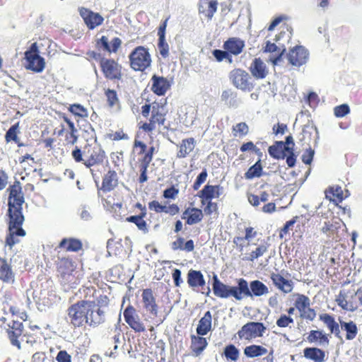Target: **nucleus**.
<instances>
[{
  "mask_svg": "<svg viewBox=\"0 0 362 362\" xmlns=\"http://www.w3.org/2000/svg\"><path fill=\"white\" fill-rule=\"evenodd\" d=\"M79 13L89 29H94L101 25L104 21L103 17L98 13H94L85 8H81Z\"/></svg>",
  "mask_w": 362,
  "mask_h": 362,
  "instance_id": "obj_13",
  "label": "nucleus"
},
{
  "mask_svg": "<svg viewBox=\"0 0 362 362\" xmlns=\"http://www.w3.org/2000/svg\"><path fill=\"white\" fill-rule=\"evenodd\" d=\"M8 197V235L6 239V244L11 248L18 242V237L25 235L22 228L24 216L22 214V205L24 197L19 183L15 184L9 188Z\"/></svg>",
  "mask_w": 362,
  "mask_h": 362,
  "instance_id": "obj_1",
  "label": "nucleus"
},
{
  "mask_svg": "<svg viewBox=\"0 0 362 362\" xmlns=\"http://www.w3.org/2000/svg\"><path fill=\"white\" fill-rule=\"evenodd\" d=\"M130 66L134 71H143L151 64V58L147 49L139 46L129 55Z\"/></svg>",
  "mask_w": 362,
  "mask_h": 362,
  "instance_id": "obj_4",
  "label": "nucleus"
},
{
  "mask_svg": "<svg viewBox=\"0 0 362 362\" xmlns=\"http://www.w3.org/2000/svg\"><path fill=\"white\" fill-rule=\"evenodd\" d=\"M356 294V293L346 291L344 290L340 291L339 295L337 296L336 301L338 305L342 309L353 312L357 308L356 305L352 301Z\"/></svg>",
  "mask_w": 362,
  "mask_h": 362,
  "instance_id": "obj_15",
  "label": "nucleus"
},
{
  "mask_svg": "<svg viewBox=\"0 0 362 362\" xmlns=\"http://www.w3.org/2000/svg\"><path fill=\"white\" fill-rule=\"evenodd\" d=\"M98 45L103 47L105 51L115 53L120 47L122 40L119 37H114L110 44L108 38L106 36H102L98 41Z\"/></svg>",
  "mask_w": 362,
  "mask_h": 362,
  "instance_id": "obj_24",
  "label": "nucleus"
},
{
  "mask_svg": "<svg viewBox=\"0 0 362 362\" xmlns=\"http://www.w3.org/2000/svg\"><path fill=\"white\" fill-rule=\"evenodd\" d=\"M271 279L274 286L284 293H291L293 288V282L284 278L279 274H272Z\"/></svg>",
  "mask_w": 362,
  "mask_h": 362,
  "instance_id": "obj_16",
  "label": "nucleus"
},
{
  "mask_svg": "<svg viewBox=\"0 0 362 362\" xmlns=\"http://www.w3.org/2000/svg\"><path fill=\"white\" fill-rule=\"evenodd\" d=\"M70 112L73 114L81 117H85L88 116L87 110L83 106L78 104H74L69 107Z\"/></svg>",
  "mask_w": 362,
  "mask_h": 362,
  "instance_id": "obj_48",
  "label": "nucleus"
},
{
  "mask_svg": "<svg viewBox=\"0 0 362 362\" xmlns=\"http://www.w3.org/2000/svg\"><path fill=\"white\" fill-rule=\"evenodd\" d=\"M124 337L123 334L118 333L114 337V350L116 351L119 345L122 344L124 341Z\"/></svg>",
  "mask_w": 362,
  "mask_h": 362,
  "instance_id": "obj_63",
  "label": "nucleus"
},
{
  "mask_svg": "<svg viewBox=\"0 0 362 362\" xmlns=\"http://www.w3.org/2000/svg\"><path fill=\"white\" fill-rule=\"evenodd\" d=\"M127 221L135 223L138 228L142 230L143 232H148L146 222L144 219H142L141 216H131L127 218Z\"/></svg>",
  "mask_w": 362,
  "mask_h": 362,
  "instance_id": "obj_45",
  "label": "nucleus"
},
{
  "mask_svg": "<svg viewBox=\"0 0 362 362\" xmlns=\"http://www.w3.org/2000/svg\"><path fill=\"white\" fill-rule=\"evenodd\" d=\"M148 207L151 210H153L156 212H158V213L165 212V213L166 206L161 205L157 201L151 202L148 204Z\"/></svg>",
  "mask_w": 362,
  "mask_h": 362,
  "instance_id": "obj_54",
  "label": "nucleus"
},
{
  "mask_svg": "<svg viewBox=\"0 0 362 362\" xmlns=\"http://www.w3.org/2000/svg\"><path fill=\"white\" fill-rule=\"evenodd\" d=\"M308 340L311 342L320 340V344H328L329 339L325 334L322 331L320 330H312L308 337Z\"/></svg>",
  "mask_w": 362,
  "mask_h": 362,
  "instance_id": "obj_41",
  "label": "nucleus"
},
{
  "mask_svg": "<svg viewBox=\"0 0 362 362\" xmlns=\"http://www.w3.org/2000/svg\"><path fill=\"white\" fill-rule=\"evenodd\" d=\"M13 277L11 268L4 259L0 258V279L4 281H9L13 279Z\"/></svg>",
  "mask_w": 362,
  "mask_h": 362,
  "instance_id": "obj_39",
  "label": "nucleus"
},
{
  "mask_svg": "<svg viewBox=\"0 0 362 362\" xmlns=\"http://www.w3.org/2000/svg\"><path fill=\"white\" fill-rule=\"evenodd\" d=\"M124 317L126 322L135 332H142L146 330L144 323L141 321L139 316L136 313L135 309L128 306L124 311Z\"/></svg>",
  "mask_w": 362,
  "mask_h": 362,
  "instance_id": "obj_12",
  "label": "nucleus"
},
{
  "mask_svg": "<svg viewBox=\"0 0 362 362\" xmlns=\"http://www.w3.org/2000/svg\"><path fill=\"white\" fill-rule=\"evenodd\" d=\"M213 291L215 296L221 298H228L230 296L237 300H241L240 290H239V279L237 286H230L222 283L217 277L214 276Z\"/></svg>",
  "mask_w": 362,
  "mask_h": 362,
  "instance_id": "obj_5",
  "label": "nucleus"
},
{
  "mask_svg": "<svg viewBox=\"0 0 362 362\" xmlns=\"http://www.w3.org/2000/svg\"><path fill=\"white\" fill-rule=\"evenodd\" d=\"M117 185V173L115 171H108L107 173L105 175L102 189L104 191H111Z\"/></svg>",
  "mask_w": 362,
  "mask_h": 362,
  "instance_id": "obj_30",
  "label": "nucleus"
},
{
  "mask_svg": "<svg viewBox=\"0 0 362 362\" xmlns=\"http://www.w3.org/2000/svg\"><path fill=\"white\" fill-rule=\"evenodd\" d=\"M284 150L289 151V147L286 146L282 141L278 142L276 145L269 148V153L271 156L275 158H284Z\"/></svg>",
  "mask_w": 362,
  "mask_h": 362,
  "instance_id": "obj_38",
  "label": "nucleus"
},
{
  "mask_svg": "<svg viewBox=\"0 0 362 362\" xmlns=\"http://www.w3.org/2000/svg\"><path fill=\"white\" fill-rule=\"evenodd\" d=\"M105 95L107 98L108 104L110 107H113L118 103V98L117 93L113 90L108 89L105 92Z\"/></svg>",
  "mask_w": 362,
  "mask_h": 362,
  "instance_id": "obj_52",
  "label": "nucleus"
},
{
  "mask_svg": "<svg viewBox=\"0 0 362 362\" xmlns=\"http://www.w3.org/2000/svg\"><path fill=\"white\" fill-rule=\"evenodd\" d=\"M58 362H71V356L65 351H60L57 356Z\"/></svg>",
  "mask_w": 362,
  "mask_h": 362,
  "instance_id": "obj_58",
  "label": "nucleus"
},
{
  "mask_svg": "<svg viewBox=\"0 0 362 362\" xmlns=\"http://www.w3.org/2000/svg\"><path fill=\"white\" fill-rule=\"evenodd\" d=\"M262 166L260 160H258L252 166H251L245 174L247 180H252L255 177H259L262 175Z\"/></svg>",
  "mask_w": 362,
  "mask_h": 362,
  "instance_id": "obj_40",
  "label": "nucleus"
},
{
  "mask_svg": "<svg viewBox=\"0 0 362 362\" xmlns=\"http://www.w3.org/2000/svg\"><path fill=\"white\" fill-rule=\"evenodd\" d=\"M267 353V349L259 345H250L244 349V354L247 357L253 358L261 356Z\"/></svg>",
  "mask_w": 362,
  "mask_h": 362,
  "instance_id": "obj_35",
  "label": "nucleus"
},
{
  "mask_svg": "<svg viewBox=\"0 0 362 362\" xmlns=\"http://www.w3.org/2000/svg\"><path fill=\"white\" fill-rule=\"evenodd\" d=\"M304 356L314 362H324L325 352L318 348H305L303 351Z\"/></svg>",
  "mask_w": 362,
  "mask_h": 362,
  "instance_id": "obj_26",
  "label": "nucleus"
},
{
  "mask_svg": "<svg viewBox=\"0 0 362 362\" xmlns=\"http://www.w3.org/2000/svg\"><path fill=\"white\" fill-rule=\"evenodd\" d=\"M19 133V123H16L11 126L5 135V139L7 142L11 141H13L15 142L18 141V134Z\"/></svg>",
  "mask_w": 362,
  "mask_h": 362,
  "instance_id": "obj_44",
  "label": "nucleus"
},
{
  "mask_svg": "<svg viewBox=\"0 0 362 362\" xmlns=\"http://www.w3.org/2000/svg\"><path fill=\"white\" fill-rule=\"evenodd\" d=\"M217 10V2L216 1H208L204 0L200 6L199 11L205 13V16L211 19Z\"/></svg>",
  "mask_w": 362,
  "mask_h": 362,
  "instance_id": "obj_36",
  "label": "nucleus"
},
{
  "mask_svg": "<svg viewBox=\"0 0 362 362\" xmlns=\"http://www.w3.org/2000/svg\"><path fill=\"white\" fill-rule=\"evenodd\" d=\"M248 126L245 122L238 123L233 127V131L236 132L235 136H237V134L242 136L246 135L248 133Z\"/></svg>",
  "mask_w": 362,
  "mask_h": 362,
  "instance_id": "obj_53",
  "label": "nucleus"
},
{
  "mask_svg": "<svg viewBox=\"0 0 362 362\" xmlns=\"http://www.w3.org/2000/svg\"><path fill=\"white\" fill-rule=\"evenodd\" d=\"M68 315L75 327L85 324L96 327L105 321V312L90 300H81L72 305L68 310Z\"/></svg>",
  "mask_w": 362,
  "mask_h": 362,
  "instance_id": "obj_2",
  "label": "nucleus"
},
{
  "mask_svg": "<svg viewBox=\"0 0 362 362\" xmlns=\"http://www.w3.org/2000/svg\"><path fill=\"white\" fill-rule=\"evenodd\" d=\"M211 314L210 311H207L199 321V324L197 327V333L201 336L206 335L211 329Z\"/></svg>",
  "mask_w": 362,
  "mask_h": 362,
  "instance_id": "obj_25",
  "label": "nucleus"
},
{
  "mask_svg": "<svg viewBox=\"0 0 362 362\" xmlns=\"http://www.w3.org/2000/svg\"><path fill=\"white\" fill-rule=\"evenodd\" d=\"M187 283L191 287L202 286L205 281L199 271L189 270L187 274Z\"/></svg>",
  "mask_w": 362,
  "mask_h": 362,
  "instance_id": "obj_28",
  "label": "nucleus"
},
{
  "mask_svg": "<svg viewBox=\"0 0 362 362\" xmlns=\"http://www.w3.org/2000/svg\"><path fill=\"white\" fill-rule=\"evenodd\" d=\"M173 279L175 282L176 286H180V284L182 282L181 279V272L178 269H175L173 273Z\"/></svg>",
  "mask_w": 362,
  "mask_h": 362,
  "instance_id": "obj_60",
  "label": "nucleus"
},
{
  "mask_svg": "<svg viewBox=\"0 0 362 362\" xmlns=\"http://www.w3.org/2000/svg\"><path fill=\"white\" fill-rule=\"evenodd\" d=\"M47 358L43 352H37L33 356L32 362H46Z\"/></svg>",
  "mask_w": 362,
  "mask_h": 362,
  "instance_id": "obj_62",
  "label": "nucleus"
},
{
  "mask_svg": "<svg viewBox=\"0 0 362 362\" xmlns=\"http://www.w3.org/2000/svg\"><path fill=\"white\" fill-rule=\"evenodd\" d=\"M100 66L105 78L110 80L120 79L121 66L113 59H103Z\"/></svg>",
  "mask_w": 362,
  "mask_h": 362,
  "instance_id": "obj_9",
  "label": "nucleus"
},
{
  "mask_svg": "<svg viewBox=\"0 0 362 362\" xmlns=\"http://www.w3.org/2000/svg\"><path fill=\"white\" fill-rule=\"evenodd\" d=\"M320 320L328 327L331 333L335 334L337 336L339 335V325L332 315L327 313L322 314L320 315Z\"/></svg>",
  "mask_w": 362,
  "mask_h": 362,
  "instance_id": "obj_29",
  "label": "nucleus"
},
{
  "mask_svg": "<svg viewBox=\"0 0 362 362\" xmlns=\"http://www.w3.org/2000/svg\"><path fill=\"white\" fill-rule=\"evenodd\" d=\"M284 51L285 48L281 46L280 43H279L277 45L274 42H272L271 40H267L266 41L264 52L271 54L269 60L274 65L279 64V63L281 61L282 54Z\"/></svg>",
  "mask_w": 362,
  "mask_h": 362,
  "instance_id": "obj_14",
  "label": "nucleus"
},
{
  "mask_svg": "<svg viewBox=\"0 0 362 362\" xmlns=\"http://www.w3.org/2000/svg\"><path fill=\"white\" fill-rule=\"evenodd\" d=\"M150 120L154 124L156 123L163 124L165 122V117L164 115L159 112L158 108H155V107H153L152 115Z\"/></svg>",
  "mask_w": 362,
  "mask_h": 362,
  "instance_id": "obj_47",
  "label": "nucleus"
},
{
  "mask_svg": "<svg viewBox=\"0 0 362 362\" xmlns=\"http://www.w3.org/2000/svg\"><path fill=\"white\" fill-rule=\"evenodd\" d=\"M341 329L346 332V339L347 340H353L356 338L358 333V328L356 325L352 322H344L339 320Z\"/></svg>",
  "mask_w": 362,
  "mask_h": 362,
  "instance_id": "obj_31",
  "label": "nucleus"
},
{
  "mask_svg": "<svg viewBox=\"0 0 362 362\" xmlns=\"http://www.w3.org/2000/svg\"><path fill=\"white\" fill-rule=\"evenodd\" d=\"M208 343L206 338L202 337H192V349L197 356L199 355L206 347Z\"/></svg>",
  "mask_w": 362,
  "mask_h": 362,
  "instance_id": "obj_33",
  "label": "nucleus"
},
{
  "mask_svg": "<svg viewBox=\"0 0 362 362\" xmlns=\"http://www.w3.org/2000/svg\"><path fill=\"white\" fill-rule=\"evenodd\" d=\"M213 54L218 62H221L229 57L228 52L226 50L215 49L213 52Z\"/></svg>",
  "mask_w": 362,
  "mask_h": 362,
  "instance_id": "obj_56",
  "label": "nucleus"
},
{
  "mask_svg": "<svg viewBox=\"0 0 362 362\" xmlns=\"http://www.w3.org/2000/svg\"><path fill=\"white\" fill-rule=\"evenodd\" d=\"M293 323V319L290 316L282 315L276 320V325L279 327H287Z\"/></svg>",
  "mask_w": 362,
  "mask_h": 362,
  "instance_id": "obj_51",
  "label": "nucleus"
},
{
  "mask_svg": "<svg viewBox=\"0 0 362 362\" xmlns=\"http://www.w3.org/2000/svg\"><path fill=\"white\" fill-rule=\"evenodd\" d=\"M292 296L295 298L294 306L300 315L310 305V300L308 296L300 293H294Z\"/></svg>",
  "mask_w": 362,
  "mask_h": 362,
  "instance_id": "obj_27",
  "label": "nucleus"
},
{
  "mask_svg": "<svg viewBox=\"0 0 362 362\" xmlns=\"http://www.w3.org/2000/svg\"><path fill=\"white\" fill-rule=\"evenodd\" d=\"M244 47V41L237 37L229 38L223 45L225 50L234 55L240 54Z\"/></svg>",
  "mask_w": 362,
  "mask_h": 362,
  "instance_id": "obj_19",
  "label": "nucleus"
},
{
  "mask_svg": "<svg viewBox=\"0 0 362 362\" xmlns=\"http://www.w3.org/2000/svg\"><path fill=\"white\" fill-rule=\"evenodd\" d=\"M224 355L228 360L236 361L239 358L240 352L234 345L230 344L225 347Z\"/></svg>",
  "mask_w": 362,
  "mask_h": 362,
  "instance_id": "obj_42",
  "label": "nucleus"
},
{
  "mask_svg": "<svg viewBox=\"0 0 362 362\" xmlns=\"http://www.w3.org/2000/svg\"><path fill=\"white\" fill-rule=\"evenodd\" d=\"M178 194V190L175 189L174 187H170L166 189L163 192V196L165 198H170L174 199L175 196Z\"/></svg>",
  "mask_w": 362,
  "mask_h": 362,
  "instance_id": "obj_61",
  "label": "nucleus"
},
{
  "mask_svg": "<svg viewBox=\"0 0 362 362\" xmlns=\"http://www.w3.org/2000/svg\"><path fill=\"white\" fill-rule=\"evenodd\" d=\"M220 186L207 185L199 193V197L202 198V204H205V200H211L217 198L220 195Z\"/></svg>",
  "mask_w": 362,
  "mask_h": 362,
  "instance_id": "obj_22",
  "label": "nucleus"
},
{
  "mask_svg": "<svg viewBox=\"0 0 362 362\" xmlns=\"http://www.w3.org/2000/svg\"><path fill=\"white\" fill-rule=\"evenodd\" d=\"M308 52L303 46H296L291 49L287 55L291 64L300 66L305 64L308 59Z\"/></svg>",
  "mask_w": 362,
  "mask_h": 362,
  "instance_id": "obj_11",
  "label": "nucleus"
},
{
  "mask_svg": "<svg viewBox=\"0 0 362 362\" xmlns=\"http://www.w3.org/2000/svg\"><path fill=\"white\" fill-rule=\"evenodd\" d=\"M252 75L257 78H264L268 74V69L265 63L259 58H255L250 67Z\"/></svg>",
  "mask_w": 362,
  "mask_h": 362,
  "instance_id": "obj_18",
  "label": "nucleus"
},
{
  "mask_svg": "<svg viewBox=\"0 0 362 362\" xmlns=\"http://www.w3.org/2000/svg\"><path fill=\"white\" fill-rule=\"evenodd\" d=\"M203 214L202 210L197 208H187L182 214V218L187 219L188 225H193L202 221Z\"/></svg>",
  "mask_w": 362,
  "mask_h": 362,
  "instance_id": "obj_23",
  "label": "nucleus"
},
{
  "mask_svg": "<svg viewBox=\"0 0 362 362\" xmlns=\"http://www.w3.org/2000/svg\"><path fill=\"white\" fill-rule=\"evenodd\" d=\"M194 146V139L193 138L182 140V144L180 146V150L177 152V157H186L189 153H191L193 151Z\"/></svg>",
  "mask_w": 362,
  "mask_h": 362,
  "instance_id": "obj_32",
  "label": "nucleus"
},
{
  "mask_svg": "<svg viewBox=\"0 0 362 362\" xmlns=\"http://www.w3.org/2000/svg\"><path fill=\"white\" fill-rule=\"evenodd\" d=\"M142 300L146 310L150 312L153 315L156 316L158 313L157 305L156 304L155 298L151 290L146 289L143 291Z\"/></svg>",
  "mask_w": 362,
  "mask_h": 362,
  "instance_id": "obj_21",
  "label": "nucleus"
},
{
  "mask_svg": "<svg viewBox=\"0 0 362 362\" xmlns=\"http://www.w3.org/2000/svg\"><path fill=\"white\" fill-rule=\"evenodd\" d=\"M83 156H85L84 165L90 168L103 161L105 152L98 144L95 143L86 146Z\"/></svg>",
  "mask_w": 362,
  "mask_h": 362,
  "instance_id": "obj_6",
  "label": "nucleus"
},
{
  "mask_svg": "<svg viewBox=\"0 0 362 362\" xmlns=\"http://www.w3.org/2000/svg\"><path fill=\"white\" fill-rule=\"evenodd\" d=\"M350 111L349 107L346 104H343L337 106L334 109V115L337 117H343L346 115Z\"/></svg>",
  "mask_w": 362,
  "mask_h": 362,
  "instance_id": "obj_50",
  "label": "nucleus"
},
{
  "mask_svg": "<svg viewBox=\"0 0 362 362\" xmlns=\"http://www.w3.org/2000/svg\"><path fill=\"white\" fill-rule=\"evenodd\" d=\"M316 313L314 310L309 306L301 315L300 317L310 320H313L315 317Z\"/></svg>",
  "mask_w": 362,
  "mask_h": 362,
  "instance_id": "obj_59",
  "label": "nucleus"
},
{
  "mask_svg": "<svg viewBox=\"0 0 362 362\" xmlns=\"http://www.w3.org/2000/svg\"><path fill=\"white\" fill-rule=\"evenodd\" d=\"M185 240L182 238H179L177 240L172 243V249L174 250H183Z\"/></svg>",
  "mask_w": 362,
  "mask_h": 362,
  "instance_id": "obj_64",
  "label": "nucleus"
},
{
  "mask_svg": "<svg viewBox=\"0 0 362 362\" xmlns=\"http://www.w3.org/2000/svg\"><path fill=\"white\" fill-rule=\"evenodd\" d=\"M27 64L25 68L35 72L40 73L43 71L45 66V59L41 57L37 51L30 50L25 53Z\"/></svg>",
  "mask_w": 362,
  "mask_h": 362,
  "instance_id": "obj_10",
  "label": "nucleus"
},
{
  "mask_svg": "<svg viewBox=\"0 0 362 362\" xmlns=\"http://www.w3.org/2000/svg\"><path fill=\"white\" fill-rule=\"evenodd\" d=\"M64 121L67 123V124L71 130L70 136H71V138L72 139V140L70 141L69 143L71 144L74 145L77 142V140H78V136L76 134V133L77 132V129H76L74 122H71L70 119L65 117Z\"/></svg>",
  "mask_w": 362,
  "mask_h": 362,
  "instance_id": "obj_49",
  "label": "nucleus"
},
{
  "mask_svg": "<svg viewBox=\"0 0 362 362\" xmlns=\"http://www.w3.org/2000/svg\"><path fill=\"white\" fill-rule=\"evenodd\" d=\"M158 49L163 58H167L169 56V45L165 41V38L158 39Z\"/></svg>",
  "mask_w": 362,
  "mask_h": 362,
  "instance_id": "obj_46",
  "label": "nucleus"
},
{
  "mask_svg": "<svg viewBox=\"0 0 362 362\" xmlns=\"http://www.w3.org/2000/svg\"><path fill=\"white\" fill-rule=\"evenodd\" d=\"M269 245L263 243L259 245L254 250L249 254H247L245 259L250 262H254L255 259L263 256L268 250Z\"/></svg>",
  "mask_w": 362,
  "mask_h": 362,
  "instance_id": "obj_34",
  "label": "nucleus"
},
{
  "mask_svg": "<svg viewBox=\"0 0 362 362\" xmlns=\"http://www.w3.org/2000/svg\"><path fill=\"white\" fill-rule=\"evenodd\" d=\"M230 78L233 84L238 89L244 91H250L252 89L253 86L249 81L250 76L245 71L236 69L233 70L230 74Z\"/></svg>",
  "mask_w": 362,
  "mask_h": 362,
  "instance_id": "obj_8",
  "label": "nucleus"
},
{
  "mask_svg": "<svg viewBox=\"0 0 362 362\" xmlns=\"http://www.w3.org/2000/svg\"><path fill=\"white\" fill-rule=\"evenodd\" d=\"M314 153V150L311 148L307 149L306 151L302 156L303 162L308 165L310 164L313 160Z\"/></svg>",
  "mask_w": 362,
  "mask_h": 362,
  "instance_id": "obj_55",
  "label": "nucleus"
},
{
  "mask_svg": "<svg viewBox=\"0 0 362 362\" xmlns=\"http://www.w3.org/2000/svg\"><path fill=\"white\" fill-rule=\"evenodd\" d=\"M239 290L242 300L245 297L262 296L269 293L268 287L259 280L250 282V286L247 281L244 279H239Z\"/></svg>",
  "mask_w": 362,
  "mask_h": 362,
  "instance_id": "obj_3",
  "label": "nucleus"
},
{
  "mask_svg": "<svg viewBox=\"0 0 362 362\" xmlns=\"http://www.w3.org/2000/svg\"><path fill=\"white\" fill-rule=\"evenodd\" d=\"M265 327L260 322H249L242 327L238 331V335L240 339L250 341L258 337H261L264 332Z\"/></svg>",
  "mask_w": 362,
  "mask_h": 362,
  "instance_id": "obj_7",
  "label": "nucleus"
},
{
  "mask_svg": "<svg viewBox=\"0 0 362 362\" xmlns=\"http://www.w3.org/2000/svg\"><path fill=\"white\" fill-rule=\"evenodd\" d=\"M332 196L336 197L338 201L341 202L344 198L343 190L341 187L338 185L331 187L326 194V197L332 200Z\"/></svg>",
  "mask_w": 362,
  "mask_h": 362,
  "instance_id": "obj_43",
  "label": "nucleus"
},
{
  "mask_svg": "<svg viewBox=\"0 0 362 362\" xmlns=\"http://www.w3.org/2000/svg\"><path fill=\"white\" fill-rule=\"evenodd\" d=\"M71 155H72V157L74 158V159L75 160V161H76V162L83 161L84 162L85 159L83 158V153L81 151V150L78 146L75 147V148L73 150V151L71 153Z\"/></svg>",
  "mask_w": 362,
  "mask_h": 362,
  "instance_id": "obj_57",
  "label": "nucleus"
},
{
  "mask_svg": "<svg viewBox=\"0 0 362 362\" xmlns=\"http://www.w3.org/2000/svg\"><path fill=\"white\" fill-rule=\"evenodd\" d=\"M151 81V90L158 95H163L170 87L168 81L163 76L153 75Z\"/></svg>",
  "mask_w": 362,
  "mask_h": 362,
  "instance_id": "obj_17",
  "label": "nucleus"
},
{
  "mask_svg": "<svg viewBox=\"0 0 362 362\" xmlns=\"http://www.w3.org/2000/svg\"><path fill=\"white\" fill-rule=\"evenodd\" d=\"M81 243L77 239H63L59 247L66 249L69 251H78L81 248Z\"/></svg>",
  "mask_w": 362,
  "mask_h": 362,
  "instance_id": "obj_37",
  "label": "nucleus"
},
{
  "mask_svg": "<svg viewBox=\"0 0 362 362\" xmlns=\"http://www.w3.org/2000/svg\"><path fill=\"white\" fill-rule=\"evenodd\" d=\"M11 329L8 331V337L11 343L17 346L18 349H21V343L18 340V338L21 336L23 333V326L20 322H13L12 326H10Z\"/></svg>",
  "mask_w": 362,
  "mask_h": 362,
  "instance_id": "obj_20",
  "label": "nucleus"
}]
</instances>
